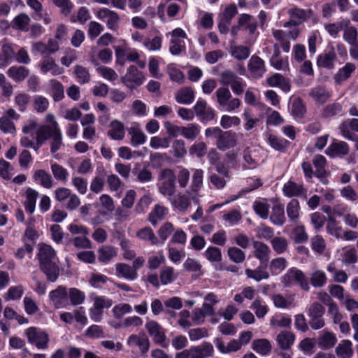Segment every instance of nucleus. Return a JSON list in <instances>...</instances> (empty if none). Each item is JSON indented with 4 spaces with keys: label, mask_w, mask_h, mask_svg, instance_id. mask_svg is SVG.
<instances>
[{
    "label": "nucleus",
    "mask_w": 358,
    "mask_h": 358,
    "mask_svg": "<svg viewBox=\"0 0 358 358\" xmlns=\"http://www.w3.org/2000/svg\"><path fill=\"white\" fill-rule=\"evenodd\" d=\"M36 129L37 121L36 120L27 121L22 128V131L25 136L20 139L21 146L32 148L37 152L44 143L50 138V152L55 153L63 145L62 134L59 127H57L55 125L53 131H50L47 127H44L38 131H36Z\"/></svg>",
    "instance_id": "nucleus-1"
},
{
    "label": "nucleus",
    "mask_w": 358,
    "mask_h": 358,
    "mask_svg": "<svg viewBox=\"0 0 358 358\" xmlns=\"http://www.w3.org/2000/svg\"><path fill=\"white\" fill-rule=\"evenodd\" d=\"M37 257L41 271L45 274L48 280L55 282L59 273V269L55 261L57 255L52 246L40 243Z\"/></svg>",
    "instance_id": "nucleus-2"
},
{
    "label": "nucleus",
    "mask_w": 358,
    "mask_h": 358,
    "mask_svg": "<svg viewBox=\"0 0 358 358\" xmlns=\"http://www.w3.org/2000/svg\"><path fill=\"white\" fill-rule=\"evenodd\" d=\"M206 137L215 138V145L221 151L235 147L237 144L236 134L231 131H222L220 127H209L205 131Z\"/></svg>",
    "instance_id": "nucleus-3"
},
{
    "label": "nucleus",
    "mask_w": 358,
    "mask_h": 358,
    "mask_svg": "<svg viewBox=\"0 0 358 358\" xmlns=\"http://www.w3.org/2000/svg\"><path fill=\"white\" fill-rule=\"evenodd\" d=\"M280 282L285 287H290L298 285L301 289L308 292L310 285L304 273L296 267L290 268L281 277Z\"/></svg>",
    "instance_id": "nucleus-4"
},
{
    "label": "nucleus",
    "mask_w": 358,
    "mask_h": 358,
    "mask_svg": "<svg viewBox=\"0 0 358 358\" xmlns=\"http://www.w3.org/2000/svg\"><path fill=\"white\" fill-rule=\"evenodd\" d=\"M27 341L38 350H45L49 347L50 336L45 331L36 327L27 328L24 331Z\"/></svg>",
    "instance_id": "nucleus-5"
},
{
    "label": "nucleus",
    "mask_w": 358,
    "mask_h": 358,
    "mask_svg": "<svg viewBox=\"0 0 358 358\" xmlns=\"http://www.w3.org/2000/svg\"><path fill=\"white\" fill-rule=\"evenodd\" d=\"M215 96L219 107L223 110L231 112L241 106V100L238 98H232L231 93L227 87H219L215 92Z\"/></svg>",
    "instance_id": "nucleus-6"
},
{
    "label": "nucleus",
    "mask_w": 358,
    "mask_h": 358,
    "mask_svg": "<svg viewBox=\"0 0 358 358\" xmlns=\"http://www.w3.org/2000/svg\"><path fill=\"white\" fill-rule=\"evenodd\" d=\"M325 308L318 301L310 303L307 309L308 324L313 330H319L325 326V320L324 315Z\"/></svg>",
    "instance_id": "nucleus-7"
},
{
    "label": "nucleus",
    "mask_w": 358,
    "mask_h": 358,
    "mask_svg": "<svg viewBox=\"0 0 358 358\" xmlns=\"http://www.w3.org/2000/svg\"><path fill=\"white\" fill-rule=\"evenodd\" d=\"M176 176L170 169H165L161 171L159 176V192L168 198L172 197L176 193Z\"/></svg>",
    "instance_id": "nucleus-8"
},
{
    "label": "nucleus",
    "mask_w": 358,
    "mask_h": 358,
    "mask_svg": "<svg viewBox=\"0 0 358 358\" xmlns=\"http://www.w3.org/2000/svg\"><path fill=\"white\" fill-rule=\"evenodd\" d=\"M300 34V30L293 27L289 30L273 29L272 36L280 43L285 52H289L291 45L290 41H295Z\"/></svg>",
    "instance_id": "nucleus-9"
},
{
    "label": "nucleus",
    "mask_w": 358,
    "mask_h": 358,
    "mask_svg": "<svg viewBox=\"0 0 358 358\" xmlns=\"http://www.w3.org/2000/svg\"><path fill=\"white\" fill-rule=\"evenodd\" d=\"M312 13L311 10H304L297 7L291 8L287 11L289 20L284 23L283 27L288 28L291 26L296 27L309 18Z\"/></svg>",
    "instance_id": "nucleus-10"
},
{
    "label": "nucleus",
    "mask_w": 358,
    "mask_h": 358,
    "mask_svg": "<svg viewBox=\"0 0 358 358\" xmlns=\"http://www.w3.org/2000/svg\"><path fill=\"white\" fill-rule=\"evenodd\" d=\"M144 76L136 66H130L125 76L121 78V82L128 88L132 90L143 84Z\"/></svg>",
    "instance_id": "nucleus-11"
},
{
    "label": "nucleus",
    "mask_w": 358,
    "mask_h": 358,
    "mask_svg": "<svg viewBox=\"0 0 358 358\" xmlns=\"http://www.w3.org/2000/svg\"><path fill=\"white\" fill-rule=\"evenodd\" d=\"M145 329L155 343L164 348L167 347L165 330L158 322L154 320L149 321L145 324Z\"/></svg>",
    "instance_id": "nucleus-12"
},
{
    "label": "nucleus",
    "mask_w": 358,
    "mask_h": 358,
    "mask_svg": "<svg viewBox=\"0 0 358 358\" xmlns=\"http://www.w3.org/2000/svg\"><path fill=\"white\" fill-rule=\"evenodd\" d=\"M96 17L105 22L109 29L113 31L118 29L120 17L115 11L108 8H101L97 11Z\"/></svg>",
    "instance_id": "nucleus-13"
},
{
    "label": "nucleus",
    "mask_w": 358,
    "mask_h": 358,
    "mask_svg": "<svg viewBox=\"0 0 358 358\" xmlns=\"http://www.w3.org/2000/svg\"><path fill=\"white\" fill-rule=\"evenodd\" d=\"M49 297L57 309L66 308L69 305L68 289L65 287L59 286L57 289L52 290Z\"/></svg>",
    "instance_id": "nucleus-14"
},
{
    "label": "nucleus",
    "mask_w": 358,
    "mask_h": 358,
    "mask_svg": "<svg viewBox=\"0 0 358 358\" xmlns=\"http://www.w3.org/2000/svg\"><path fill=\"white\" fill-rule=\"evenodd\" d=\"M248 69L254 78H260L266 71L265 62L259 56L253 55L248 61Z\"/></svg>",
    "instance_id": "nucleus-15"
},
{
    "label": "nucleus",
    "mask_w": 358,
    "mask_h": 358,
    "mask_svg": "<svg viewBox=\"0 0 358 358\" xmlns=\"http://www.w3.org/2000/svg\"><path fill=\"white\" fill-rule=\"evenodd\" d=\"M284 194L287 197L299 196L303 199H307V189L303 185L297 184L293 181L286 182L282 188Z\"/></svg>",
    "instance_id": "nucleus-16"
},
{
    "label": "nucleus",
    "mask_w": 358,
    "mask_h": 358,
    "mask_svg": "<svg viewBox=\"0 0 358 358\" xmlns=\"http://www.w3.org/2000/svg\"><path fill=\"white\" fill-rule=\"evenodd\" d=\"M58 50V43L53 39H50L47 44L39 41L34 43L31 46V51L34 54L40 53L41 55H50Z\"/></svg>",
    "instance_id": "nucleus-17"
},
{
    "label": "nucleus",
    "mask_w": 358,
    "mask_h": 358,
    "mask_svg": "<svg viewBox=\"0 0 358 358\" xmlns=\"http://www.w3.org/2000/svg\"><path fill=\"white\" fill-rule=\"evenodd\" d=\"M336 60V54L334 47H331L328 50L320 54L317 60V64L319 67L333 69L334 63Z\"/></svg>",
    "instance_id": "nucleus-18"
},
{
    "label": "nucleus",
    "mask_w": 358,
    "mask_h": 358,
    "mask_svg": "<svg viewBox=\"0 0 358 358\" xmlns=\"http://www.w3.org/2000/svg\"><path fill=\"white\" fill-rule=\"evenodd\" d=\"M309 96L315 102L323 104L331 97L332 94L324 85H317L310 90Z\"/></svg>",
    "instance_id": "nucleus-19"
},
{
    "label": "nucleus",
    "mask_w": 358,
    "mask_h": 358,
    "mask_svg": "<svg viewBox=\"0 0 358 358\" xmlns=\"http://www.w3.org/2000/svg\"><path fill=\"white\" fill-rule=\"evenodd\" d=\"M325 153L331 157H342L349 153V146L344 141H334L329 145Z\"/></svg>",
    "instance_id": "nucleus-20"
},
{
    "label": "nucleus",
    "mask_w": 358,
    "mask_h": 358,
    "mask_svg": "<svg viewBox=\"0 0 358 358\" xmlns=\"http://www.w3.org/2000/svg\"><path fill=\"white\" fill-rule=\"evenodd\" d=\"M190 358H206L213 356L214 348L211 343L204 342L200 345L190 348Z\"/></svg>",
    "instance_id": "nucleus-21"
},
{
    "label": "nucleus",
    "mask_w": 358,
    "mask_h": 358,
    "mask_svg": "<svg viewBox=\"0 0 358 358\" xmlns=\"http://www.w3.org/2000/svg\"><path fill=\"white\" fill-rule=\"evenodd\" d=\"M40 69L42 73H47L50 72L54 76L61 75L64 73V69L56 64L55 59L50 57L43 58L40 63Z\"/></svg>",
    "instance_id": "nucleus-22"
},
{
    "label": "nucleus",
    "mask_w": 358,
    "mask_h": 358,
    "mask_svg": "<svg viewBox=\"0 0 358 358\" xmlns=\"http://www.w3.org/2000/svg\"><path fill=\"white\" fill-rule=\"evenodd\" d=\"M0 52V68H4L10 64L15 58V50L13 44L2 41Z\"/></svg>",
    "instance_id": "nucleus-23"
},
{
    "label": "nucleus",
    "mask_w": 358,
    "mask_h": 358,
    "mask_svg": "<svg viewBox=\"0 0 358 358\" xmlns=\"http://www.w3.org/2000/svg\"><path fill=\"white\" fill-rule=\"evenodd\" d=\"M175 99L180 104H191L195 97V92L190 87H183L175 93Z\"/></svg>",
    "instance_id": "nucleus-24"
},
{
    "label": "nucleus",
    "mask_w": 358,
    "mask_h": 358,
    "mask_svg": "<svg viewBox=\"0 0 358 358\" xmlns=\"http://www.w3.org/2000/svg\"><path fill=\"white\" fill-rule=\"evenodd\" d=\"M115 274L117 277L129 280H134L138 278V272L135 271V268L124 263L116 264Z\"/></svg>",
    "instance_id": "nucleus-25"
},
{
    "label": "nucleus",
    "mask_w": 358,
    "mask_h": 358,
    "mask_svg": "<svg viewBox=\"0 0 358 358\" xmlns=\"http://www.w3.org/2000/svg\"><path fill=\"white\" fill-rule=\"evenodd\" d=\"M276 308L287 309L296 306L294 295L289 294L286 296L280 294H273L271 297Z\"/></svg>",
    "instance_id": "nucleus-26"
},
{
    "label": "nucleus",
    "mask_w": 358,
    "mask_h": 358,
    "mask_svg": "<svg viewBox=\"0 0 358 358\" xmlns=\"http://www.w3.org/2000/svg\"><path fill=\"white\" fill-rule=\"evenodd\" d=\"M254 255L262 263H266L269 260L271 250L269 247L258 241L253 242Z\"/></svg>",
    "instance_id": "nucleus-27"
},
{
    "label": "nucleus",
    "mask_w": 358,
    "mask_h": 358,
    "mask_svg": "<svg viewBox=\"0 0 358 358\" xmlns=\"http://www.w3.org/2000/svg\"><path fill=\"white\" fill-rule=\"evenodd\" d=\"M343 106L341 103L335 101L326 105L320 112V117L324 119H329L336 115L343 114Z\"/></svg>",
    "instance_id": "nucleus-28"
},
{
    "label": "nucleus",
    "mask_w": 358,
    "mask_h": 358,
    "mask_svg": "<svg viewBox=\"0 0 358 358\" xmlns=\"http://www.w3.org/2000/svg\"><path fill=\"white\" fill-rule=\"evenodd\" d=\"M6 73L13 81L20 83L28 77L29 70L23 66H13L8 69Z\"/></svg>",
    "instance_id": "nucleus-29"
},
{
    "label": "nucleus",
    "mask_w": 358,
    "mask_h": 358,
    "mask_svg": "<svg viewBox=\"0 0 358 358\" xmlns=\"http://www.w3.org/2000/svg\"><path fill=\"white\" fill-rule=\"evenodd\" d=\"M266 83L270 87H278L284 92H289L291 88L289 80L280 73H274L268 77Z\"/></svg>",
    "instance_id": "nucleus-30"
},
{
    "label": "nucleus",
    "mask_w": 358,
    "mask_h": 358,
    "mask_svg": "<svg viewBox=\"0 0 358 358\" xmlns=\"http://www.w3.org/2000/svg\"><path fill=\"white\" fill-rule=\"evenodd\" d=\"M38 196L39 193L36 190L30 187L27 188L25 192V200L23 202V205L25 210L31 215L35 210L36 201Z\"/></svg>",
    "instance_id": "nucleus-31"
},
{
    "label": "nucleus",
    "mask_w": 358,
    "mask_h": 358,
    "mask_svg": "<svg viewBox=\"0 0 358 358\" xmlns=\"http://www.w3.org/2000/svg\"><path fill=\"white\" fill-rule=\"evenodd\" d=\"M34 180L46 189H50L53 186V180L51 175L43 169H38L33 175Z\"/></svg>",
    "instance_id": "nucleus-32"
},
{
    "label": "nucleus",
    "mask_w": 358,
    "mask_h": 358,
    "mask_svg": "<svg viewBox=\"0 0 358 358\" xmlns=\"http://www.w3.org/2000/svg\"><path fill=\"white\" fill-rule=\"evenodd\" d=\"M337 342L336 335L330 331H324L320 334L317 338L318 346L323 350L332 348Z\"/></svg>",
    "instance_id": "nucleus-33"
},
{
    "label": "nucleus",
    "mask_w": 358,
    "mask_h": 358,
    "mask_svg": "<svg viewBox=\"0 0 358 358\" xmlns=\"http://www.w3.org/2000/svg\"><path fill=\"white\" fill-rule=\"evenodd\" d=\"M108 134L113 140H122L125 136V129L123 123L117 120H113L110 124Z\"/></svg>",
    "instance_id": "nucleus-34"
},
{
    "label": "nucleus",
    "mask_w": 358,
    "mask_h": 358,
    "mask_svg": "<svg viewBox=\"0 0 358 358\" xmlns=\"http://www.w3.org/2000/svg\"><path fill=\"white\" fill-rule=\"evenodd\" d=\"M172 206L180 212H185L190 205L189 197L183 194L178 193V194L168 198Z\"/></svg>",
    "instance_id": "nucleus-35"
},
{
    "label": "nucleus",
    "mask_w": 358,
    "mask_h": 358,
    "mask_svg": "<svg viewBox=\"0 0 358 358\" xmlns=\"http://www.w3.org/2000/svg\"><path fill=\"white\" fill-rule=\"evenodd\" d=\"M270 220L272 223L278 226L285 224L286 217L285 215L284 206L281 203L273 205L270 215Z\"/></svg>",
    "instance_id": "nucleus-36"
},
{
    "label": "nucleus",
    "mask_w": 358,
    "mask_h": 358,
    "mask_svg": "<svg viewBox=\"0 0 358 358\" xmlns=\"http://www.w3.org/2000/svg\"><path fill=\"white\" fill-rule=\"evenodd\" d=\"M127 344L130 346H138L142 353L147 352L150 348V341L145 336L132 334L128 338Z\"/></svg>",
    "instance_id": "nucleus-37"
},
{
    "label": "nucleus",
    "mask_w": 358,
    "mask_h": 358,
    "mask_svg": "<svg viewBox=\"0 0 358 358\" xmlns=\"http://www.w3.org/2000/svg\"><path fill=\"white\" fill-rule=\"evenodd\" d=\"M352 343L350 340H343L336 346L335 352L338 358H351L354 354Z\"/></svg>",
    "instance_id": "nucleus-38"
},
{
    "label": "nucleus",
    "mask_w": 358,
    "mask_h": 358,
    "mask_svg": "<svg viewBox=\"0 0 358 358\" xmlns=\"http://www.w3.org/2000/svg\"><path fill=\"white\" fill-rule=\"evenodd\" d=\"M238 25L245 30H248L250 34H254L257 27V21L250 15L241 14L238 17Z\"/></svg>",
    "instance_id": "nucleus-39"
},
{
    "label": "nucleus",
    "mask_w": 358,
    "mask_h": 358,
    "mask_svg": "<svg viewBox=\"0 0 358 358\" xmlns=\"http://www.w3.org/2000/svg\"><path fill=\"white\" fill-rule=\"evenodd\" d=\"M295 336L293 333L288 331H281L276 337L278 345L282 350H288L293 345Z\"/></svg>",
    "instance_id": "nucleus-40"
},
{
    "label": "nucleus",
    "mask_w": 358,
    "mask_h": 358,
    "mask_svg": "<svg viewBox=\"0 0 358 358\" xmlns=\"http://www.w3.org/2000/svg\"><path fill=\"white\" fill-rule=\"evenodd\" d=\"M203 171L201 169L194 170L189 190L187 191V194L192 192L196 193L200 190L203 185Z\"/></svg>",
    "instance_id": "nucleus-41"
},
{
    "label": "nucleus",
    "mask_w": 358,
    "mask_h": 358,
    "mask_svg": "<svg viewBox=\"0 0 358 358\" xmlns=\"http://www.w3.org/2000/svg\"><path fill=\"white\" fill-rule=\"evenodd\" d=\"M300 204L299 201L296 199H292L287 203L286 212L289 220L294 223L299 221L300 216Z\"/></svg>",
    "instance_id": "nucleus-42"
},
{
    "label": "nucleus",
    "mask_w": 358,
    "mask_h": 358,
    "mask_svg": "<svg viewBox=\"0 0 358 358\" xmlns=\"http://www.w3.org/2000/svg\"><path fill=\"white\" fill-rule=\"evenodd\" d=\"M98 260L102 263H108L116 257V248L110 245H103L97 251Z\"/></svg>",
    "instance_id": "nucleus-43"
},
{
    "label": "nucleus",
    "mask_w": 358,
    "mask_h": 358,
    "mask_svg": "<svg viewBox=\"0 0 358 358\" xmlns=\"http://www.w3.org/2000/svg\"><path fill=\"white\" fill-rule=\"evenodd\" d=\"M243 168L255 169L259 163V159L257 157L254 151L251 150L249 148H245L243 152Z\"/></svg>",
    "instance_id": "nucleus-44"
},
{
    "label": "nucleus",
    "mask_w": 358,
    "mask_h": 358,
    "mask_svg": "<svg viewBox=\"0 0 358 358\" xmlns=\"http://www.w3.org/2000/svg\"><path fill=\"white\" fill-rule=\"evenodd\" d=\"M230 54L236 60L244 61L249 57L250 49L243 45H234L231 47Z\"/></svg>",
    "instance_id": "nucleus-45"
},
{
    "label": "nucleus",
    "mask_w": 358,
    "mask_h": 358,
    "mask_svg": "<svg viewBox=\"0 0 358 358\" xmlns=\"http://www.w3.org/2000/svg\"><path fill=\"white\" fill-rule=\"evenodd\" d=\"M355 65L352 63H347L343 68L340 69L334 78L335 83L341 84L343 81L346 80L351 76V73L355 70Z\"/></svg>",
    "instance_id": "nucleus-46"
},
{
    "label": "nucleus",
    "mask_w": 358,
    "mask_h": 358,
    "mask_svg": "<svg viewBox=\"0 0 358 358\" xmlns=\"http://www.w3.org/2000/svg\"><path fill=\"white\" fill-rule=\"evenodd\" d=\"M327 231L336 238L343 237V229L339 222L333 217L329 216L327 220Z\"/></svg>",
    "instance_id": "nucleus-47"
},
{
    "label": "nucleus",
    "mask_w": 358,
    "mask_h": 358,
    "mask_svg": "<svg viewBox=\"0 0 358 358\" xmlns=\"http://www.w3.org/2000/svg\"><path fill=\"white\" fill-rule=\"evenodd\" d=\"M201 127L196 123L188 124L182 126L181 136L187 140L194 141L200 134Z\"/></svg>",
    "instance_id": "nucleus-48"
},
{
    "label": "nucleus",
    "mask_w": 358,
    "mask_h": 358,
    "mask_svg": "<svg viewBox=\"0 0 358 358\" xmlns=\"http://www.w3.org/2000/svg\"><path fill=\"white\" fill-rule=\"evenodd\" d=\"M252 208L262 219L266 220L268 217L270 205L266 200L255 201L253 203Z\"/></svg>",
    "instance_id": "nucleus-49"
},
{
    "label": "nucleus",
    "mask_w": 358,
    "mask_h": 358,
    "mask_svg": "<svg viewBox=\"0 0 358 358\" xmlns=\"http://www.w3.org/2000/svg\"><path fill=\"white\" fill-rule=\"evenodd\" d=\"M68 298L69 304L73 306H78L84 303L85 300V293L75 287H72L68 289Z\"/></svg>",
    "instance_id": "nucleus-50"
},
{
    "label": "nucleus",
    "mask_w": 358,
    "mask_h": 358,
    "mask_svg": "<svg viewBox=\"0 0 358 358\" xmlns=\"http://www.w3.org/2000/svg\"><path fill=\"white\" fill-rule=\"evenodd\" d=\"M252 349L262 355H267L271 351V345L267 339H257L252 342Z\"/></svg>",
    "instance_id": "nucleus-51"
},
{
    "label": "nucleus",
    "mask_w": 358,
    "mask_h": 358,
    "mask_svg": "<svg viewBox=\"0 0 358 358\" xmlns=\"http://www.w3.org/2000/svg\"><path fill=\"white\" fill-rule=\"evenodd\" d=\"M287 266V261L284 257L272 259L269 264V270L272 275H278Z\"/></svg>",
    "instance_id": "nucleus-52"
},
{
    "label": "nucleus",
    "mask_w": 358,
    "mask_h": 358,
    "mask_svg": "<svg viewBox=\"0 0 358 358\" xmlns=\"http://www.w3.org/2000/svg\"><path fill=\"white\" fill-rule=\"evenodd\" d=\"M129 134L131 136V143L133 146H138L145 142L146 136L139 128L136 127H130Z\"/></svg>",
    "instance_id": "nucleus-53"
},
{
    "label": "nucleus",
    "mask_w": 358,
    "mask_h": 358,
    "mask_svg": "<svg viewBox=\"0 0 358 358\" xmlns=\"http://www.w3.org/2000/svg\"><path fill=\"white\" fill-rule=\"evenodd\" d=\"M162 45V37L155 36L152 38H145L143 41V47L148 51H159Z\"/></svg>",
    "instance_id": "nucleus-54"
},
{
    "label": "nucleus",
    "mask_w": 358,
    "mask_h": 358,
    "mask_svg": "<svg viewBox=\"0 0 358 358\" xmlns=\"http://www.w3.org/2000/svg\"><path fill=\"white\" fill-rule=\"evenodd\" d=\"M291 113L296 118H302L306 113V106L300 98H295L291 103Z\"/></svg>",
    "instance_id": "nucleus-55"
},
{
    "label": "nucleus",
    "mask_w": 358,
    "mask_h": 358,
    "mask_svg": "<svg viewBox=\"0 0 358 358\" xmlns=\"http://www.w3.org/2000/svg\"><path fill=\"white\" fill-rule=\"evenodd\" d=\"M168 209L161 205H155L153 210L149 215V220L153 225H156L159 220L163 219L164 215L167 213Z\"/></svg>",
    "instance_id": "nucleus-56"
},
{
    "label": "nucleus",
    "mask_w": 358,
    "mask_h": 358,
    "mask_svg": "<svg viewBox=\"0 0 358 358\" xmlns=\"http://www.w3.org/2000/svg\"><path fill=\"white\" fill-rule=\"evenodd\" d=\"M268 143L275 150L280 152H285L289 145V142L277 136L270 134L268 136Z\"/></svg>",
    "instance_id": "nucleus-57"
},
{
    "label": "nucleus",
    "mask_w": 358,
    "mask_h": 358,
    "mask_svg": "<svg viewBox=\"0 0 358 358\" xmlns=\"http://www.w3.org/2000/svg\"><path fill=\"white\" fill-rule=\"evenodd\" d=\"M51 171L54 176V178L60 180L63 182H66L68 180L69 172L62 166L57 163H53L51 164Z\"/></svg>",
    "instance_id": "nucleus-58"
},
{
    "label": "nucleus",
    "mask_w": 358,
    "mask_h": 358,
    "mask_svg": "<svg viewBox=\"0 0 358 358\" xmlns=\"http://www.w3.org/2000/svg\"><path fill=\"white\" fill-rule=\"evenodd\" d=\"M227 255L229 259L236 264L242 263L245 259V252L241 249L235 246L228 248Z\"/></svg>",
    "instance_id": "nucleus-59"
},
{
    "label": "nucleus",
    "mask_w": 358,
    "mask_h": 358,
    "mask_svg": "<svg viewBox=\"0 0 358 358\" xmlns=\"http://www.w3.org/2000/svg\"><path fill=\"white\" fill-rule=\"evenodd\" d=\"M160 282L166 285L171 283L176 279L173 268L171 266H163L160 271Z\"/></svg>",
    "instance_id": "nucleus-60"
},
{
    "label": "nucleus",
    "mask_w": 358,
    "mask_h": 358,
    "mask_svg": "<svg viewBox=\"0 0 358 358\" xmlns=\"http://www.w3.org/2000/svg\"><path fill=\"white\" fill-rule=\"evenodd\" d=\"M136 235L140 239L148 241L152 245H156L159 242L158 238L155 236L153 230L150 227H145L140 229Z\"/></svg>",
    "instance_id": "nucleus-61"
},
{
    "label": "nucleus",
    "mask_w": 358,
    "mask_h": 358,
    "mask_svg": "<svg viewBox=\"0 0 358 358\" xmlns=\"http://www.w3.org/2000/svg\"><path fill=\"white\" fill-rule=\"evenodd\" d=\"M30 17L25 13H21L16 16L13 21V27L24 31H28V25Z\"/></svg>",
    "instance_id": "nucleus-62"
},
{
    "label": "nucleus",
    "mask_w": 358,
    "mask_h": 358,
    "mask_svg": "<svg viewBox=\"0 0 358 358\" xmlns=\"http://www.w3.org/2000/svg\"><path fill=\"white\" fill-rule=\"evenodd\" d=\"M66 245H73L78 249L90 248L91 241L87 236H76L69 239Z\"/></svg>",
    "instance_id": "nucleus-63"
},
{
    "label": "nucleus",
    "mask_w": 358,
    "mask_h": 358,
    "mask_svg": "<svg viewBox=\"0 0 358 358\" xmlns=\"http://www.w3.org/2000/svg\"><path fill=\"white\" fill-rule=\"evenodd\" d=\"M327 275L321 270H317L310 275V283L315 287H322L327 282Z\"/></svg>",
    "instance_id": "nucleus-64"
}]
</instances>
